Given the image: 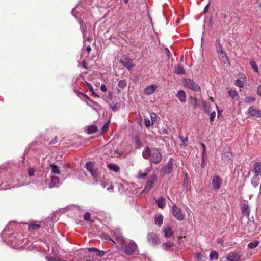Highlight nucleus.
<instances>
[{"mask_svg": "<svg viewBox=\"0 0 261 261\" xmlns=\"http://www.w3.org/2000/svg\"><path fill=\"white\" fill-rule=\"evenodd\" d=\"M142 156L145 159H148L151 162L155 164L160 163L163 156L160 149L153 148H150L146 147L142 152Z\"/></svg>", "mask_w": 261, "mask_h": 261, "instance_id": "obj_1", "label": "nucleus"}, {"mask_svg": "<svg viewBox=\"0 0 261 261\" xmlns=\"http://www.w3.org/2000/svg\"><path fill=\"white\" fill-rule=\"evenodd\" d=\"M86 167L88 171L90 172L93 177L94 182H98L101 181V176L97 171L94 168L92 162L88 161L86 163Z\"/></svg>", "mask_w": 261, "mask_h": 261, "instance_id": "obj_2", "label": "nucleus"}, {"mask_svg": "<svg viewBox=\"0 0 261 261\" xmlns=\"http://www.w3.org/2000/svg\"><path fill=\"white\" fill-rule=\"evenodd\" d=\"M171 212L174 218L178 221H182L185 218V214L181 208L174 204L171 208Z\"/></svg>", "mask_w": 261, "mask_h": 261, "instance_id": "obj_3", "label": "nucleus"}, {"mask_svg": "<svg viewBox=\"0 0 261 261\" xmlns=\"http://www.w3.org/2000/svg\"><path fill=\"white\" fill-rule=\"evenodd\" d=\"M138 251L137 245L136 243L132 240H130L128 243L125 245L124 248V253L128 255H131Z\"/></svg>", "mask_w": 261, "mask_h": 261, "instance_id": "obj_4", "label": "nucleus"}, {"mask_svg": "<svg viewBox=\"0 0 261 261\" xmlns=\"http://www.w3.org/2000/svg\"><path fill=\"white\" fill-rule=\"evenodd\" d=\"M158 180V176L155 174L151 175L148 180H147L144 190L142 191V193H148L153 188V185Z\"/></svg>", "mask_w": 261, "mask_h": 261, "instance_id": "obj_5", "label": "nucleus"}, {"mask_svg": "<svg viewBox=\"0 0 261 261\" xmlns=\"http://www.w3.org/2000/svg\"><path fill=\"white\" fill-rule=\"evenodd\" d=\"M120 62L128 70H131L134 66L133 60L126 55L121 57Z\"/></svg>", "mask_w": 261, "mask_h": 261, "instance_id": "obj_6", "label": "nucleus"}, {"mask_svg": "<svg viewBox=\"0 0 261 261\" xmlns=\"http://www.w3.org/2000/svg\"><path fill=\"white\" fill-rule=\"evenodd\" d=\"M184 85L185 86L195 92H198L200 91V86L195 83L193 80L185 79L184 81Z\"/></svg>", "mask_w": 261, "mask_h": 261, "instance_id": "obj_7", "label": "nucleus"}, {"mask_svg": "<svg viewBox=\"0 0 261 261\" xmlns=\"http://www.w3.org/2000/svg\"><path fill=\"white\" fill-rule=\"evenodd\" d=\"M148 242L152 246H156L161 243V240L158 235L153 232H149L147 236Z\"/></svg>", "mask_w": 261, "mask_h": 261, "instance_id": "obj_8", "label": "nucleus"}, {"mask_svg": "<svg viewBox=\"0 0 261 261\" xmlns=\"http://www.w3.org/2000/svg\"><path fill=\"white\" fill-rule=\"evenodd\" d=\"M222 183V180L217 175H214L212 179V187L215 190H218Z\"/></svg>", "mask_w": 261, "mask_h": 261, "instance_id": "obj_9", "label": "nucleus"}, {"mask_svg": "<svg viewBox=\"0 0 261 261\" xmlns=\"http://www.w3.org/2000/svg\"><path fill=\"white\" fill-rule=\"evenodd\" d=\"M113 236L115 241L119 243L121 245H123L125 244V241L124 238L120 233V230L116 229L113 231Z\"/></svg>", "mask_w": 261, "mask_h": 261, "instance_id": "obj_10", "label": "nucleus"}, {"mask_svg": "<svg viewBox=\"0 0 261 261\" xmlns=\"http://www.w3.org/2000/svg\"><path fill=\"white\" fill-rule=\"evenodd\" d=\"M173 164L172 158H170L167 164L163 168V172L165 174H169L173 170Z\"/></svg>", "mask_w": 261, "mask_h": 261, "instance_id": "obj_11", "label": "nucleus"}, {"mask_svg": "<svg viewBox=\"0 0 261 261\" xmlns=\"http://www.w3.org/2000/svg\"><path fill=\"white\" fill-rule=\"evenodd\" d=\"M248 114L251 116L260 118L261 117V110H257L253 106H251L248 110Z\"/></svg>", "mask_w": 261, "mask_h": 261, "instance_id": "obj_12", "label": "nucleus"}, {"mask_svg": "<svg viewBox=\"0 0 261 261\" xmlns=\"http://www.w3.org/2000/svg\"><path fill=\"white\" fill-rule=\"evenodd\" d=\"M253 172L256 177L261 176V163L259 162H255L253 165Z\"/></svg>", "mask_w": 261, "mask_h": 261, "instance_id": "obj_13", "label": "nucleus"}, {"mask_svg": "<svg viewBox=\"0 0 261 261\" xmlns=\"http://www.w3.org/2000/svg\"><path fill=\"white\" fill-rule=\"evenodd\" d=\"M158 87V86L156 84L148 86L144 89V93L147 95L152 94L156 90Z\"/></svg>", "mask_w": 261, "mask_h": 261, "instance_id": "obj_14", "label": "nucleus"}, {"mask_svg": "<svg viewBox=\"0 0 261 261\" xmlns=\"http://www.w3.org/2000/svg\"><path fill=\"white\" fill-rule=\"evenodd\" d=\"M227 261H240V256L234 252L229 253L226 257Z\"/></svg>", "mask_w": 261, "mask_h": 261, "instance_id": "obj_15", "label": "nucleus"}, {"mask_svg": "<svg viewBox=\"0 0 261 261\" xmlns=\"http://www.w3.org/2000/svg\"><path fill=\"white\" fill-rule=\"evenodd\" d=\"M16 225V223L14 222H11L9 223L7 226L5 227V228L3 230V232L1 233V236L2 237H4L5 235L7 234V231H10L11 230H13V227Z\"/></svg>", "mask_w": 261, "mask_h": 261, "instance_id": "obj_16", "label": "nucleus"}, {"mask_svg": "<svg viewBox=\"0 0 261 261\" xmlns=\"http://www.w3.org/2000/svg\"><path fill=\"white\" fill-rule=\"evenodd\" d=\"M88 250L89 252L93 253L94 255H96L99 257H102L105 255V252L103 251L99 250L95 248H89Z\"/></svg>", "mask_w": 261, "mask_h": 261, "instance_id": "obj_17", "label": "nucleus"}, {"mask_svg": "<svg viewBox=\"0 0 261 261\" xmlns=\"http://www.w3.org/2000/svg\"><path fill=\"white\" fill-rule=\"evenodd\" d=\"M177 97L178 98L179 101L181 102H185L186 101V92L182 90H180L177 92L176 94Z\"/></svg>", "mask_w": 261, "mask_h": 261, "instance_id": "obj_18", "label": "nucleus"}, {"mask_svg": "<svg viewBox=\"0 0 261 261\" xmlns=\"http://www.w3.org/2000/svg\"><path fill=\"white\" fill-rule=\"evenodd\" d=\"M156 203L158 206L160 208H164L166 206V200L163 197H160L156 200Z\"/></svg>", "mask_w": 261, "mask_h": 261, "instance_id": "obj_19", "label": "nucleus"}, {"mask_svg": "<svg viewBox=\"0 0 261 261\" xmlns=\"http://www.w3.org/2000/svg\"><path fill=\"white\" fill-rule=\"evenodd\" d=\"M127 85V82L125 80H121L118 82V87L117 91L118 93H120L121 92L122 89L125 88Z\"/></svg>", "mask_w": 261, "mask_h": 261, "instance_id": "obj_20", "label": "nucleus"}, {"mask_svg": "<svg viewBox=\"0 0 261 261\" xmlns=\"http://www.w3.org/2000/svg\"><path fill=\"white\" fill-rule=\"evenodd\" d=\"M59 186V178L55 176H52L51 179V182L49 184V187H57Z\"/></svg>", "mask_w": 261, "mask_h": 261, "instance_id": "obj_21", "label": "nucleus"}, {"mask_svg": "<svg viewBox=\"0 0 261 261\" xmlns=\"http://www.w3.org/2000/svg\"><path fill=\"white\" fill-rule=\"evenodd\" d=\"M163 232L166 238H169L174 234L173 231L170 227H166L163 229Z\"/></svg>", "mask_w": 261, "mask_h": 261, "instance_id": "obj_22", "label": "nucleus"}, {"mask_svg": "<svg viewBox=\"0 0 261 261\" xmlns=\"http://www.w3.org/2000/svg\"><path fill=\"white\" fill-rule=\"evenodd\" d=\"M174 72L178 75H182L185 73L184 67L180 64H178L175 67Z\"/></svg>", "mask_w": 261, "mask_h": 261, "instance_id": "obj_23", "label": "nucleus"}, {"mask_svg": "<svg viewBox=\"0 0 261 261\" xmlns=\"http://www.w3.org/2000/svg\"><path fill=\"white\" fill-rule=\"evenodd\" d=\"M155 224L157 225L159 227H160L163 222V216L162 214H159L157 216L155 217L154 219Z\"/></svg>", "mask_w": 261, "mask_h": 261, "instance_id": "obj_24", "label": "nucleus"}, {"mask_svg": "<svg viewBox=\"0 0 261 261\" xmlns=\"http://www.w3.org/2000/svg\"><path fill=\"white\" fill-rule=\"evenodd\" d=\"M174 245L175 244L173 242H167L163 243L161 246L163 249L165 250H168L169 248L173 247Z\"/></svg>", "mask_w": 261, "mask_h": 261, "instance_id": "obj_25", "label": "nucleus"}, {"mask_svg": "<svg viewBox=\"0 0 261 261\" xmlns=\"http://www.w3.org/2000/svg\"><path fill=\"white\" fill-rule=\"evenodd\" d=\"M255 224L253 222H250L247 223L245 227V229L247 230L248 232H253L254 230Z\"/></svg>", "mask_w": 261, "mask_h": 261, "instance_id": "obj_26", "label": "nucleus"}, {"mask_svg": "<svg viewBox=\"0 0 261 261\" xmlns=\"http://www.w3.org/2000/svg\"><path fill=\"white\" fill-rule=\"evenodd\" d=\"M108 167L109 169L115 172L119 171L120 170L119 167L115 164H109Z\"/></svg>", "mask_w": 261, "mask_h": 261, "instance_id": "obj_27", "label": "nucleus"}, {"mask_svg": "<svg viewBox=\"0 0 261 261\" xmlns=\"http://www.w3.org/2000/svg\"><path fill=\"white\" fill-rule=\"evenodd\" d=\"M242 213L244 215L249 216L250 210L248 205L244 204L242 207Z\"/></svg>", "mask_w": 261, "mask_h": 261, "instance_id": "obj_28", "label": "nucleus"}, {"mask_svg": "<svg viewBox=\"0 0 261 261\" xmlns=\"http://www.w3.org/2000/svg\"><path fill=\"white\" fill-rule=\"evenodd\" d=\"M97 131V127L95 125H91L87 128V133L89 134H94Z\"/></svg>", "mask_w": 261, "mask_h": 261, "instance_id": "obj_29", "label": "nucleus"}, {"mask_svg": "<svg viewBox=\"0 0 261 261\" xmlns=\"http://www.w3.org/2000/svg\"><path fill=\"white\" fill-rule=\"evenodd\" d=\"M80 29L83 33V37H85V32L86 31V25L83 21H80Z\"/></svg>", "mask_w": 261, "mask_h": 261, "instance_id": "obj_30", "label": "nucleus"}, {"mask_svg": "<svg viewBox=\"0 0 261 261\" xmlns=\"http://www.w3.org/2000/svg\"><path fill=\"white\" fill-rule=\"evenodd\" d=\"M202 106L203 107V110L206 113H210L209 104L206 101L203 100L202 101Z\"/></svg>", "mask_w": 261, "mask_h": 261, "instance_id": "obj_31", "label": "nucleus"}, {"mask_svg": "<svg viewBox=\"0 0 261 261\" xmlns=\"http://www.w3.org/2000/svg\"><path fill=\"white\" fill-rule=\"evenodd\" d=\"M147 171L145 172H143L142 170H140L138 172V178L139 179H145L148 174V169H146Z\"/></svg>", "mask_w": 261, "mask_h": 261, "instance_id": "obj_32", "label": "nucleus"}, {"mask_svg": "<svg viewBox=\"0 0 261 261\" xmlns=\"http://www.w3.org/2000/svg\"><path fill=\"white\" fill-rule=\"evenodd\" d=\"M50 167L51 168L52 173L57 174H59L60 173V168L58 166L52 164L50 165Z\"/></svg>", "mask_w": 261, "mask_h": 261, "instance_id": "obj_33", "label": "nucleus"}, {"mask_svg": "<svg viewBox=\"0 0 261 261\" xmlns=\"http://www.w3.org/2000/svg\"><path fill=\"white\" fill-rule=\"evenodd\" d=\"M218 253L215 251H213L210 255V258L211 260H217L218 258Z\"/></svg>", "mask_w": 261, "mask_h": 261, "instance_id": "obj_34", "label": "nucleus"}, {"mask_svg": "<svg viewBox=\"0 0 261 261\" xmlns=\"http://www.w3.org/2000/svg\"><path fill=\"white\" fill-rule=\"evenodd\" d=\"M259 243L258 241L255 240L253 242L249 243L248 245V247L250 249H254L258 246Z\"/></svg>", "mask_w": 261, "mask_h": 261, "instance_id": "obj_35", "label": "nucleus"}, {"mask_svg": "<svg viewBox=\"0 0 261 261\" xmlns=\"http://www.w3.org/2000/svg\"><path fill=\"white\" fill-rule=\"evenodd\" d=\"M258 177L254 175L251 180V184L254 187H256L259 184V179Z\"/></svg>", "mask_w": 261, "mask_h": 261, "instance_id": "obj_36", "label": "nucleus"}, {"mask_svg": "<svg viewBox=\"0 0 261 261\" xmlns=\"http://www.w3.org/2000/svg\"><path fill=\"white\" fill-rule=\"evenodd\" d=\"M250 65L255 72H257V73L258 72V67H257L256 63L255 61H254V60L250 61Z\"/></svg>", "mask_w": 261, "mask_h": 261, "instance_id": "obj_37", "label": "nucleus"}, {"mask_svg": "<svg viewBox=\"0 0 261 261\" xmlns=\"http://www.w3.org/2000/svg\"><path fill=\"white\" fill-rule=\"evenodd\" d=\"M229 95L233 99H237L239 97V95L236 91L230 90L228 91Z\"/></svg>", "mask_w": 261, "mask_h": 261, "instance_id": "obj_38", "label": "nucleus"}, {"mask_svg": "<svg viewBox=\"0 0 261 261\" xmlns=\"http://www.w3.org/2000/svg\"><path fill=\"white\" fill-rule=\"evenodd\" d=\"M144 124L146 127L147 128H149L150 126H152L154 125V123L150 121V120L148 118H145Z\"/></svg>", "mask_w": 261, "mask_h": 261, "instance_id": "obj_39", "label": "nucleus"}, {"mask_svg": "<svg viewBox=\"0 0 261 261\" xmlns=\"http://www.w3.org/2000/svg\"><path fill=\"white\" fill-rule=\"evenodd\" d=\"M190 103L191 104V105L193 106V109L195 110L197 107L199 106V103L198 102V100L196 98H194L191 100V101L190 102Z\"/></svg>", "mask_w": 261, "mask_h": 261, "instance_id": "obj_40", "label": "nucleus"}, {"mask_svg": "<svg viewBox=\"0 0 261 261\" xmlns=\"http://www.w3.org/2000/svg\"><path fill=\"white\" fill-rule=\"evenodd\" d=\"M234 84L236 86L240 88H244V82L240 79H237L234 82Z\"/></svg>", "mask_w": 261, "mask_h": 261, "instance_id": "obj_41", "label": "nucleus"}, {"mask_svg": "<svg viewBox=\"0 0 261 261\" xmlns=\"http://www.w3.org/2000/svg\"><path fill=\"white\" fill-rule=\"evenodd\" d=\"M40 225L37 224H31L29 226V231H32L34 230H36L39 228Z\"/></svg>", "mask_w": 261, "mask_h": 261, "instance_id": "obj_42", "label": "nucleus"}, {"mask_svg": "<svg viewBox=\"0 0 261 261\" xmlns=\"http://www.w3.org/2000/svg\"><path fill=\"white\" fill-rule=\"evenodd\" d=\"M256 100L255 98L252 96H248L246 97L245 99V102L246 103H250L254 101H255Z\"/></svg>", "mask_w": 261, "mask_h": 261, "instance_id": "obj_43", "label": "nucleus"}, {"mask_svg": "<svg viewBox=\"0 0 261 261\" xmlns=\"http://www.w3.org/2000/svg\"><path fill=\"white\" fill-rule=\"evenodd\" d=\"M135 142L136 144L139 147L141 146V145H142V141H141L139 136H135Z\"/></svg>", "mask_w": 261, "mask_h": 261, "instance_id": "obj_44", "label": "nucleus"}, {"mask_svg": "<svg viewBox=\"0 0 261 261\" xmlns=\"http://www.w3.org/2000/svg\"><path fill=\"white\" fill-rule=\"evenodd\" d=\"M150 117L151 119V121L154 123L155 121L157 119L156 114L154 112H152L150 114Z\"/></svg>", "mask_w": 261, "mask_h": 261, "instance_id": "obj_45", "label": "nucleus"}, {"mask_svg": "<svg viewBox=\"0 0 261 261\" xmlns=\"http://www.w3.org/2000/svg\"><path fill=\"white\" fill-rule=\"evenodd\" d=\"M109 126H110V122H106L103 126L102 127V132H106L109 127Z\"/></svg>", "mask_w": 261, "mask_h": 261, "instance_id": "obj_46", "label": "nucleus"}, {"mask_svg": "<svg viewBox=\"0 0 261 261\" xmlns=\"http://www.w3.org/2000/svg\"><path fill=\"white\" fill-rule=\"evenodd\" d=\"M35 172V170L34 168H29L28 170V174L30 176H33Z\"/></svg>", "mask_w": 261, "mask_h": 261, "instance_id": "obj_47", "label": "nucleus"}, {"mask_svg": "<svg viewBox=\"0 0 261 261\" xmlns=\"http://www.w3.org/2000/svg\"><path fill=\"white\" fill-rule=\"evenodd\" d=\"M217 42H218L219 45V47H217V51H219V52H220V53H221L222 54H225V53H224V51L223 50L222 46L220 44V40H217Z\"/></svg>", "mask_w": 261, "mask_h": 261, "instance_id": "obj_48", "label": "nucleus"}, {"mask_svg": "<svg viewBox=\"0 0 261 261\" xmlns=\"http://www.w3.org/2000/svg\"><path fill=\"white\" fill-rule=\"evenodd\" d=\"M90 217H91V215L89 213H86L84 215V219L85 220H87V221H90L91 220V219H90Z\"/></svg>", "mask_w": 261, "mask_h": 261, "instance_id": "obj_49", "label": "nucleus"}, {"mask_svg": "<svg viewBox=\"0 0 261 261\" xmlns=\"http://www.w3.org/2000/svg\"><path fill=\"white\" fill-rule=\"evenodd\" d=\"M201 146L202 147L203 151H202V158H204V156L206 154V147L205 144L203 143H201Z\"/></svg>", "mask_w": 261, "mask_h": 261, "instance_id": "obj_50", "label": "nucleus"}, {"mask_svg": "<svg viewBox=\"0 0 261 261\" xmlns=\"http://www.w3.org/2000/svg\"><path fill=\"white\" fill-rule=\"evenodd\" d=\"M85 86L89 90H92V88H93L91 84L87 81H85Z\"/></svg>", "mask_w": 261, "mask_h": 261, "instance_id": "obj_51", "label": "nucleus"}, {"mask_svg": "<svg viewBox=\"0 0 261 261\" xmlns=\"http://www.w3.org/2000/svg\"><path fill=\"white\" fill-rule=\"evenodd\" d=\"M102 239H105L107 241L109 240V241H112L114 243H116L115 241L113 239H111L110 237H109L108 236H103V237L102 238Z\"/></svg>", "mask_w": 261, "mask_h": 261, "instance_id": "obj_52", "label": "nucleus"}, {"mask_svg": "<svg viewBox=\"0 0 261 261\" xmlns=\"http://www.w3.org/2000/svg\"><path fill=\"white\" fill-rule=\"evenodd\" d=\"M86 95V94L84 93H82L81 92H77V96L80 98V99H83L84 98Z\"/></svg>", "mask_w": 261, "mask_h": 261, "instance_id": "obj_53", "label": "nucleus"}, {"mask_svg": "<svg viewBox=\"0 0 261 261\" xmlns=\"http://www.w3.org/2000/svg\"><path fill=\"white\" fill-rule=\"evenodd\" d=\"M215 116H216V113L215 112H213L212 113H211V116H210V121L211 122L213 121L215 118Z\"/></svg>", "mask_w": 261, "mask_h": 261, "instance_id": "obj_54", "label": "nucleus"}, {"mask_svg": "<svg viewBox=\"0 0 261 261\" xmlns=\"http://www.w3.org/2000/svg\"><path fill=\"white\" fill-rule=\"evenodd\" d=\"M257 94L261 97V84L259 85L257 88Z\"/></svg>", "mask_w": 261, "mask_h": 261, "instance_id": "obj_55", "label": "nucleus"}, {"mask_svg": "<svg viewBox=\"0 0 261 261\" xmlns=\"http://www.w3.org/2000/svg\"><path fill=\"white\" fill-rule=\"evenodd\" d=\"M100 90L103 92H106L107 90V88L105 84H102L100 86Z\"/></svg>", "mask_w": 261, "mask_h": 261, "instance_id": "obj_56", "label": "nucleus"}, {"mask_svg": "<svg viewBox=\"0 0 261 261\" xmlns=\"http://www.w3.org/2000/svg\"><path fill=\"white\" fill-rule=\"evenodd\" d=\"M179 138H180V140L183 143V144H186L188 141V138H187V137L184 138L182 137H179Z\"/></svg>", "mask_w": 261, "mask_h": 261, "instance_id": "obj_57", "label": "nucleus"}, {"mask_svg": "<svg viewBox=\"0 0 261 261\" xmlns=\"http://www.w3.org/2000/svg\"><path fill=\"white\" fill-rule=\"evenodd\" d=\"M90 102L92 103L93 105H94L96 107H99V108L101 107V106L98 102L93 100L92 99L90 100Z\"/></svg>", "mask_w": 261, "mask_h": 261, "instance_id": "obj_58", "label": "nucleus"}, {"mask_svg": "<svg viewBox=\"0 0 261 261\" xmlns=\"http://www.w3.org/2000/svg\"><path fill=\"white\" fill-rule=\"evenodd\" d=\"M89 91H90V92L92 93V94L93 95H94L97 97H99V96L94 92L93 88H92V90H90Z\"/></svg>", "mask_w": 261, "mask_h": 261, "instance_id": "obj_59", "label": "nucleus"}, {"mask_svg": "<svg viewBox=\"0 0 261 261\" xmlns=\"http://www.w3.org/2000/svg\"><path fill=\"white\" fill-rule=\"evenodd\" d=\"M89 91H90V92L92 93V94L93 95H94L97 97H99V96L94 92L93 88H92V90H90Z\"/></svg>", "mask_w": 261, "mask_h": 261, "instance_id": "obj_60", "label": "nucleus"}, {"mask_svg": "<svg viewBox=\"0 0 261 261\" xmlns=\"http://www.w3.org/2000/svg\"><path fill=\"white\" fill-rule=\"evenodd\" d=\"M89 91H90V92L92 93V94L93 95H94L97 97H99V96L94 92L93 88H92V90H90Z\"/></svg>", "mask_w": 261, "mask_h": 261, "instance_id": "obj_61", "label": "nucleus"}, {"mask_svg": "<svg viewBox=\"0 0 261 261\" xmlns=\"http://www.w3.org/2000/svg\"><path fill=\"white\" fill-rule=\"evenodd\" d=\"M10 188L8 186H7V185H5L4 186L1 185L0 186V190H5L9 189Z\"/></svg>", "mask_w": 261, "mask_h": 261, "instance_id": "obj_62", "label": "nucleus"}, {"mask_svg": "<svg viewBox=\"0 0 261 261\" xmlns=\"http://www.w3.org/2000/svg\"><path fill=\"white\" fill-rule=\"evenodd\" d=\"M209 7V5H207L204 9V12L206 13L207 12L208 8Z\"/></svg>", "mask_w": 261, "mask_h": 261, "instance_id": "obj_63", "label": "nucleus"}, {"mask_svg": "<svg viewBox=\"0 0 261 261\" xmlns=\"http://www.w3.org/2000/svg\"><path fill=\"white\" fill-rule=\"evenodd\" d=\"M86 50L89 53L91 51V48L90 46H88L86 48Z\"/></svg>", "mask_w": 261, "mask_h": 261, "instance_id": "obj_64", "label": "nucleus"}]
</instances>
